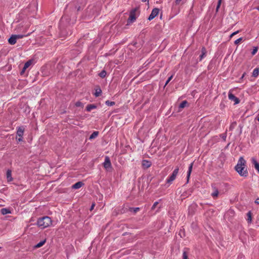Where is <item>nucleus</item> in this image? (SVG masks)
<instances>
[{
    "label": "nucleus",
    "mask_w": 259,
    "mask_h": 259,
    "mask_svg": "<svg viewBox=\"0 0 259 259\" xmlns=\"http://www.w3.org/2000/svg\"><path fill=\"white\" fill-rule=\"evenodd\" d=\"M245 160L242 157H241L238 161L237 164L235 166V170L241 176L244 177H246L248 175L247 170L245 167Z\"/></svg>",
    "instance_id": "f257e3e1"
},
{
    "label": "nucleus",
    "mask_w": 259,
    "mask_h": 259,
    "mask_svg": "<svg viewBox=\"0 0 259 259\" xmlns=\"http://www.w3.org/2000/svg\"><path fill=\"white\" fill-rule=\"evenodd\" d=\"M51 219L47 216L42 217L38 219L37 224L41 229H45L49 227L52 224Z\"/></svg>",
    "instance_id": "f03ea898"
},
{
    "label": "nucleus",
    "mask_w": 259,
    "mask_h": 259,
    "mask_svg": "<svg viewBox=\"0 0 259 259\" xmlns=\"http://www.w3.org/2000/svg\"><path fill=\"white\" fill-rule=\"evenodd\" d=\"M139 7H136L132 9L130 13V16L127 20V24L133 23L137 18V13H139Z\"/></svg>",
    "instance_id": "7ed1b4c3"
},
{
    "label": "nucleus",
    "mask_w": 259,
    "mask_h": 259,
    "mask_svg": "<svg viewBox=\"0 0 259 259\" xmlns=\"http://www.w3.org/2000/svg\"><path fill=\"white\" fill-rule=\"evenodd\" d=\"M179 170V168L178 167L175 168L171 176L166 180V182L167 183L171 184L175 180L178 174Z\"/></svg>",
    "instance_id": "20e7f679"
},
{
    "label": "nucleus",
    "mask_w": 259,
    "mask_h": 259,
    "mask_svg": "<svg viewBox=\"0 0 259 259\" xmlns=\"http://www.w3.org/2000/svg\"><path fill=\"white\" fill-rule=\"evenodd\" d=\"M24 132V128L23 126H19L17 128V135L19 137L18 139V141H22V137Z\"/></svg>",
    "instance_id": "39448f33"
},
{
    "label": "nucleus",
    "mask_w": 259,
    "mask_h": 259,
    "mask_svg": "<svg viewBox=\"0 0 259 259\" xmlns=\"http://www.w3.org/2000/svg\"><path fill=\"white\" fill-rule=\"evenodd\" d=\"M159 10L158 8H154L152 10V12L148 17L149 20L154 19L159 13Z\"/></svg>",
    "instance_id": "423d86ee"
},
{
    "label": "nucleus",
    "mask_w": 259,
    "mask_h": 259,
    "mask_svg": "<svg viewBox=\"0 0 259 259\" xmlns=\"http://www.w3.org/2000/svg\"><path fill=\"white\" fill-rule=\"evenodd\" d=\"M228 98L229 100H230L232 101H234L235 102V104H237L239 103L240 100L239 99L235 96L234 95H233L231 92L229 93L228 94Z\"/></svg>",
    "instance_id": "0eeeda50"
},
{
    "label": "nucleus",
    "mask_w": 259,
    "mask_h": 259,
    "mask_svg": "<svg viewBox=\"0 0 259 259\" xmlns=\"http://www.w3.org/2000/svg\"><path fill=\"white\" fill-rule=\"evenodd\" d=\"M32 61L31 60H28V61H27L24 65V67L22 69V70H21V71L20 72V74L21 75H23L25 72V70L26 69L28 68L30 65L31 64H32Z\"/></svg>",
    "instance_id": "6e6552de"
},
{
    "label": "nucleus",
    "mask_w": 259,
    "mask_h": 259,
    "mask_svg": "<svg viewBox=\"0 0 259 259\" xmlns=\"http://www.w3.org/2000/svg\"><path fill=\"white\" fill-rule=\"evenodd\" d=\"M104 166L106 169L111 167V163L109 157H105V161L104 162Z\"/></svg>",
    "instance_id": "1a4fd4ad"
},
{
    "label": "nucleus",
    "mask_w": 259,
    "mask_h": 259,
    "mask_svg": "<svg viewBox=\"0 0 259 259\" xmlns=\"http://www.w3.org/2000/svg\"><path fill=\"white\" fill-rule=\"evenodd\" d=\"M17 39L16 35H12L8 39V42L10 44L13 45L16 43Z\"/></svg>",
    "instance_id": "9d476101"
},
{
    "label": "nucleus",
    "mask_w": 259,
    "mask_h": 259,
    "mask_svg": "<svg viewBox=\"0 0 259 259\" xmlns=\"http://www.w3.org/2000/svg\"><path fill=\"white\" fill-rule=\"evenodd\" d=\"M193 165V162H192L189 165V166L188 171L187 172V183H188V182H189V178H190V175H191V173L192 170Z\"/></svg>",
    "instance_id": "9b49d317"
},
{
    "label": "nucleus",
    "mask_w": 259,
    "mask_h": 259,
    "mask_svg": "<svg viewBox=\"0 0 259 259\" xmlns=\"http://www.w3.org/2000/svg\"><path fill=\"white\" fill-rule=\"evenodd\" d=\"M83 185L82 182H78L72 185V188L74 189H77L81 188Z\"/></svg>",
    "instance_id": "f8f14e48"
},
{
    "label": "nucleus",
    "mask_w": 259,
    "mask_h": 259,
    "mask_svg": "<svg viewBox=\"0 0 259 259\" xmlns=\"http://www.w3.org/2000/svg\"><path fill=\"white\" fill-rule=\"evenodd\" d=\"M142 165L144 167L147 168L151 165V162L148 160H144L142 161Z\"/></svg>",
    "instance_id": "ddd939ff"
},
{
    "label": "nucleus",
    "mask_w": 259,
    "mask_h": 259,
    "mask_svg": "<svg viewBox=\"0 0 259 259\" xmlns=\"http://www.w3.org/2000/svg\"><path fill=\"white\" fill-rule=\"evenodd\" d=\"M206 50L204 47L201 49V54L199 56V61H201L202 59L206 56Z\"/></svg>",
    "instance_id": "4468645a"
},
{
    "label": "nucleus",
    "mask_w": 259,
    "mask_h": 259,
    "mask_svg": "<svg viewBox=\"0 0 259 259\" xmlns=\"http://www.w3.org/2000/svg\"><path fill=\"white\" fill-rule=\"evenodd\" d=\"M252 163L254 164L255 168L259 172V163L257 162L256 159L254 158H252Z\"/></svg>",
    "instance_id": "2eb2a0df"
},
{
    "label": "nucleus",
    "mask_w": 259,
    "mask_h": 259,
    "mask_svg": "<svg viewBox=\"0 0 259 259\" xmlns=\"http://www.w3.org/2000/svg\"><path fill=\"white\" fill-rule=\"evenodd\" d=\"M7 178L8 182H10L13 180V178L12 177V171L10 169H8L7 171Z\"/></svg>",
    "instance_id": "dca6fc26"
},
{
    "label": "nucleus",
    "mask_w": 259,
    "mask_h": 259,
    "mask_svg": "<svg viewBox=\"0 0 259 259\" xmlns=\"http://www.w3.org/2000/svg\"><path fill=\"white\" fill-rule=\"evenodd\" d=\"M97 106L94 104H89L86 107V110L88 112L91 111L92 109L96 108Z\"/></svg>",
    "instance_id": "f3484780"
},
{
    "label": "nucleus",
    "mask_w": 259,
    "mask_h": 259,
    "mask_svg": "<svg viewBox=\"0 0 259 259\" xmlns=\"http://www.w3.org/2000/svg\"><path fill=\"white\" fill-rule=\"evenodd\" d=\"M1 211L2 214L3 215H5L11 213V211L10 210V209L6 208H2Z\"/></svg>",
    "instance_id": "a211bd4d"
},
{
    "label": "nucleus",
    "mask_w": 259,
    "mask_h": 259,
    "mask_svg": "<svg viewBox=\"0 0 259 259\" xmlns=\"http://www.w3.org/2000/svg\"><path fill=\"white\" fill-rule=\"evenodd\" d=\"M98 134H99V132L98 131L94 132L92 134V135L90 136L89 139L90 140L95 139V138H96L98 136Z\"/></svg>",
    "instance_id": "6ab92c4d"
},
{
    "label": "nucleus",
    "mask_w": 259,
    "mask_h": 259,
    "mask_svg": "<svg viewBox=\"0 0 259 259\" xmlns=\"http://www.w3.org/2000/svg\"><path fill=\"white\" fill-rule=\"evenodd\" d=\"M258 73H259L258 68H256L253 71L252 76L256 77L258 75Z\"/></svg>",
    "instance_id": "aec40b11"
},
{
    "label": "nucleus",
    "mask_w": 259,
    "mask_h": 259,
    "mask_svg": "<svg viewBox=\"0 0 259 259\" xmlns=\"http://www.w3.org/2000/svg\"><path fill=\"white\" fill-rule=\"evenodd\" d=\"M45 242H46V240H44L42 241H41L40 242L37 243L35 246V248H39V247H41L42 246H43L45 244Z\"/></svg>",
    "instance_id": "412c9836"
},
{
    "label": "nucleus",
    "mask_w": 259,
    "mask_h": 259,
    "mask_svg": "<svg viewBox=\"0 0 259 259\" xmlns=\"http://www.w3.org/2000/svg\"><path fill=\"white\" fill-rule=\"evenodd\" d=\"M188 104V102L187 101L185 100L183 101L179 105L180 108H184L186 107V105Z\"/></svg>",
    "instance_id": "4be33fe9"
},
{
    "label": "nucleus",
    "mask_w": 259,
    "mask_h": 259,
    "mask_svg": "<svg viewBox=\"0 0 259 259\" xmlns=\"http://www.w3.org/2000/svg\"><path fill=\"white\" fill-rule=\"evenodd\" d=\"M101 93H102V91L99 88V89H96V92L94 95L96 97H99L101 95Z\"/></svg>",
    "instance_id": "5701e85b"
},
{
    "label": "nucleus",
    "mask_w": 259,
    "mask_h": 259,
    "mask_svg": "<svg viewBox=\"0 0 259 259\" xmlns=\"http://www.w3.org/2000/svg\"><path fill=\"white\" fill-rule=\"evenodd\" d=\"M130 211L131 212H133L134 213H136L137 211H138L140 210L139 207H131L130 208Z\"/></svg>",
    "instance_id": "b1692460"
},
{
    "label": "nucleus",
    "mask_w": 259,
    "mask_h": 259,
    "mask_svg": "<svg viewBox=\"0 0 259 259\" xmlns=\"http://www.w3.org/2000/svg\"><path fill=\"white\" fill-rule=\"evenodd\" d=\"M214 191L212 193L211 195L213 197H216L219 195V191L217 189H215V188H214Z\"/></svg>",
    "instance_id": "393cba45"
},
{
    "label": "nucleus",
    "mask_w": 259,
    "mask_h": 259,
    "mask_svg": "<svg viewBox=\"0 0 259 259\" xmlns=\"http://www.w3.org/2000/svg\"><path fill=\"white\" fill-rule=\"evenodd\" d=\"M99 75L101 78H104L106 75V72L105 70H102L99 74Z\"/></svg>",
    "instance_id": "a878e982"
},
{
    "label": "nucleus",
    "mask_w": 259,
    "mask_h": 259,
    "mask_svg": "<svg viewBox=\"0 0 259 259\" xmlns=\"http://www.w3.org/2000/svg\"><path fill=\"white\" fill-rule=\"evenodd\" d=\"M236 125H237L236 122L235 121V122H232L230 126V128H229L230 130L232 131L235 127Z\"/></svg>",
    "instance_id": "bb28decb"
},
{
    "label": "nucleus",
    "mask_w": 259,
    "mask_h": 259,
    "mask_svg": "<svg viewBox=\"0 0 259 259\" xmlns=\"http://www.w3.org/2000/svg\"><path fill=\"white\" fill-rule=\"evenodd\" d=\"M106 104L108 106H111L114 105H115V102L113 101H110L109 100H107L105 102Z\"/></svg>",
    "instance_id": "cd10ccee"
},
{
    "label": "nucleus",
    "mask_w": 259,
    "mask_h": 259,
    "mask_svg": "<svg viewBox=\"0 0 259 259\" xmlns=\"http://www.w3.org/2000/svg\"><path fill=\"white\" fill-rule=\"evenodd\" d=\"M247 217H248V219H247V220L249 222H251V213L250 212V211L248 212L247 213Z\"/></svg>",
    "instance_id": "c85d7f7f"
},
{
    "label": "nucleus",
    "mask_w": 259,
    "mask_h": 259,
    "mask_svg": "<svg viewBox=\"0 0 259 259\" xmlns=\"http://www.w3.org/2000/svg\"><path fill=\"white\" fill-rule=\"evenodd\" d=\"M221 3H222V0H219L218 1V5L217 6V8H216V11L218 12L219 11V9L220 7V6L221 5Z\"/></svg>",
    "instance_id": "c756f323"
},
{
    "label": "nucleus",
    "mask_w": 259,
    "mask_h": 259,
    "mask_svg": "<svg viewBox=\"0 0 259 259\" xmlns=\"http://www.w3.org/2000/svg\"><path fill=\"white\" fill-rule=\"evenodd\" d=\"M28 35H29V34H27V35H26L18 34V35H16V37L17 39H20V38H23L24 36H27Z\"/></svg>",
    "instance_id": "7c9ffc66"
},
{
    "label": "nucleus",
    "mask_w": 259,
    "mask_h": 259,
    "mask_svg": "<svg viewBox=\"0 0 259 259\" xmlns=\"http://www.w3.org/2000/svg\"><path fill=\"white\" fill-rule=\"evenodd\" d=\"M257 50H258V48L257 47H254V49H253L252 52H251V54L252 55H255L256 53Z\"/></svg>",
    "instance_id": "2f4dec72"
},
{
    "label": "nucleus",
    "mask_w": 259,
    "mask_h": 259,
    "mask_svg": "<svg viewBox=\"0 0 259 259\" xmlns=\"http://www.w3.org/2000/svg\"><path fill=\"white\" fill-rule=\"evenodd\" d=\"M183 259H188L186 251H184L183 253Z\"/></svg>",
    "instance_id": "473e14b6"
},
{
    "label": "nucleus",
    "mask_w": 259,
    "mask_h": 259,
    "mask_svg": "<svg viewBox=\"0 0 259 259\" xmlns=\"http://www.w3.org/2000/svg\"><path fill=\"white\" fill-rule=\"evenodd\" d=\"M75 106L76 107H82L83 106V104L81 102L78 101L75 103Z\"/></svg>",
    "instance_id": "72a5a7b5"
},
{
    "label": "nucleus",
    "mask_w": 259,
    "mask_h": 259,
    "mask_svg": "<svg viewBox=\"0 0 259 259\" xmlns=\"http://www.w3.org/2000/svg\"><path fill=\"white\" fill-rule=\"evenodd\" d=\"M221 137H222V138L223 139L224 141H226V137H227V134H226V133H224V134L221 135Z\"/></svg>",
    "instance_id": "f704fd0d"
},
{
    "label": "nucleus",
    "mask_w": 259,
    "mask_h": 259,
    "mask_svg": "<svg viewBox=\"0 0 259 259\" xmlns=\"http://www.w3.org/2000/svg\"><path fill=\"white\" fill-rule=\"evenodd\" d=\"M242 40V37H240L238 39H237V40H236L234 42L235 44V45H237L240 42H241V41Z\"/></svg>",
    "instance_id": "c9c22d12"
},
{
    "label": "nucleus",
    "mask_w": 259,
    "mask_h": 259,
    "mask_svg": "<svg viewBox=\"0 0 259 259\" xmlns=\"http://www.w3.org/2000/svg\"><path fill=\"white\" fill-rule=\"evenodd\" d=\"M172 77H173L172 75H171L170 77H168V79L167 80V81L165 82V86H166L168 84V83L171 80Z\"/></svg>",
    "instance_id": "e433bc0d"
},
{
    "label": "nucleus",
    "mask_w": 259,
    "mask_h": 259,
    "mask_svg": "<svg viewBox=\"0 0 259 259\" xmlns=\"http://www.w3.org/2000/svg\"><path fill=\"white\" fill-rule=\"evenodd\" d=\"M158 204V202H157V201L154 202L153 205H152V206L151 207V209L152 210L154 209L155 208V207H156V206Z\"/></svg>",
    "instance_id": "4c0bfd02"
},
{
    "label": "nucleus",
    "mask_w": 259,
    "mask_h": 259,
    "mask_svg": "<svg viewBox=\"0 0 259 259\" xmlns=\"http://www.w3.org/2000/svg\"><path fill=\"white\" fill-rule=\"evenodd\" d=\"M239 32V30L238 31H236L233 33H232L231 35H230V37H233L234 35H236V34H237L238 32Z\"/></svg>",
    "instance_id": "58836bf2"
},
{
    "label": "nucleus",
    "mask_w": 259,
    "mask_h": 259,
    "mask_svg": "<svg viewBox=\"0 0 259 259\" xmlns=\"http://www.w3.org/2000/svg\"><path fill=\"white\" fill-rule=\"evenodd\" d=\"M255 203L257 204H259V198L256 199V200H255Z\"/></svg>",
    "instance_id": "ea45409f"
},
{
    "label": "nucleus",
    "mask_w": 259,
    "mask_h": 259,
    "mask_svg": "<svg viewBox=\"0 0 259 259\" xmlns=\"http://www.w3.org/2000/svg\"><path fill=\"white\" fill-rule=\"evenodd\" d=\"M182 0H176L175 3L177 5L179 4Z\"/></svg>",
    "instance_id": "a19ab883"
},
{
    "label": "nucleus",
    "mask_w": 259,
    "mask_h": 259,
    "mask_svg": "<svg viewBox=\"0 0 259 259\" xmlns=\"http://www.w3.org/2000/svg\"><path fill=\"white\" fill-rule=\"evenodd\" d=\"M94 206H95V204H93L91 206V207L90 209L92 210L94 208Z\"/></svg>",
    "instance_id": "79ce46f5"
},
{
    "label": "nucleus",
    "mask_w": 259,
    "mask_h": 259,
    "mask_svg": "<svg viewBox=\"0 0 259 259\" xmlns=\"http://www.w3.org/2000/svg\"><path fill=\"white\" fill-rule=\"evenodd\" d=\"M147 1L148 2H149V0H142V2H147Z\"/></svg>",
    "instance_id": "37998d69"
},
{
    "label": "nucleus",
    "mask_w": 259,
    "mask_h": 259,
    "mask_svg": "<svg viewBox=\"0 0 259 259\" xmlns=\"http://www.w3.org/2000/svg\"><path fill=\"white\" fill-rule=\"evenodd\" d=\"M257 10H258L259 11V6L258 7H257Z\"/></svg>",
    "instance_id": "c03bdc74"
},
{
    "label": "nucleus",
    "mask_w": 259,
    "mask_h": 259,
    "mask_svg": "<svg viewBox=\"0 0 259 259\" xmlns=\"http://www.w3.org/2000/svg\"><path fill=\"white\" fill-rule=\"evenodd\" d=\"M244 77V74H243L242 76V77Z\"/></svg>",
    "instance_id": "a18cd8bd"
},
{
    "label": "nucleus",
    "mask_w": 259,
    "mask_h": 259,
    "mask_svg": "<svg viewBox=\"0 0 259 259\" xmlns=\"http://www.w3.org/2000/svg\"><path fill=\"white\" fill-rule=\"evenodd\" d=\"M257 120L259 121V117L257 118Z\"/></svg>",
    "instance_id": "49530a36"
},
{
    "label": "nucleus",
    "mask_w": 259,
    "mask_h": 259,
    "mask_svg": "<svg viewBox=\"0 0 259 259\" xmlns=\"http://www.w3.org/2000/svg\"><path fill=\"white\" fill-rule=\"evenodd\" d=\"M1 248V247H0V248Z\"/></svg>",
    "instance_id": "de8ad7c7"
}]
</instances>
